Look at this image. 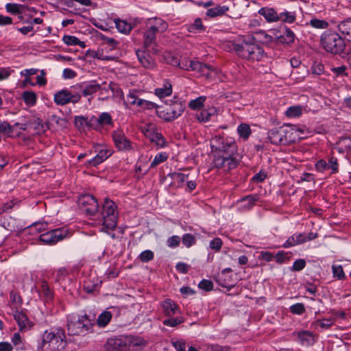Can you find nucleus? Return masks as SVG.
I'll list each match as a JSON object with an SVG mask.
<instances>
[{
    "mask_svg": "<svg viewBox=\"0 0 351 351\" xmlns=\"http://www.w3.org/2000/svg\"><path fill=\"white\" fill-rule=\"evenodd\" d=\"M213 151L215 152L214 165L224 171H228L237 165L234 157L237 146L233 138L227 136L217 135L210 141Z\"/></svg>",
    "mask_w": 351,
    "mask_h": 351,
    "instance_id": "f257e3e1",
    "label": "nucleus"
},
{
    "mask_svg": "<svg viewBox=\"0 0 351 351\" xmlns=\"http://www.w3.org/2000/svg\"><path fill=\"white\" fill-rule=\"evenodd\" d=\"M117 218L118 212L115 203L106 198L102 205L101 218L95 223L100 232L108 234L112 238H114V234H110V232L117 227Z\"/></svg>",
    "mask_w": 351,
    "mask_h": 351,
    "instance_id": "f03ea898",
    "label": "nucleus"
},
{
    "mask_svg": "<svg viewBox=\"0 0 351 351\" xmlns=\"http://www.w3.org/2000/svg\"><path fill=\"white\" fill-rule=\"evenodd\" d=\"M66 344L64 330L60 327H53L43 333L39 348L42 350L61 351Z\"/></svg>",
    "mask_w": 351,
    "mask_h": 351,
    "instance_id": "7ed1b4c3",
    "label": "nucleus"
},
{
    "mask_svg": "<svg viewBox=\"0 0 351 351\" xmlns=\"http://www.w3.org/2000/svg\"><path fill=\"white\" fill-rule=\"evenodd\" d=\"M238 53L244 58L258 60L263 57V50L252 38H243L241 44L235 47Z\"/></svg>",
    "mask_w": 351,
    "mask_h": 351,
    "instance_id": "20e7f679",
    "label": "nucleus"
},
{
    "mask_svg": "<svg viewBox=\"0 0 351 351\" xmlns=\"http://www.w3.org/2000/svg\"><path fill=\"white\" fill-rule=\"evenodd\" d=\"M322 46L328 52L339 53L343 51L345 42L336 32L326 31L321 36Z\"/></svg>",
    "mask_w": 351,
    "mask_h": 351,
    "instance_id": "39448f33",
    "label": "nucleus"
},
{
    "mask_svg": "<svg viewBox=\"0 0 351 351\" xmlns=\"http://www.w3.org/2000/svg\"><path fill=\"white\" fill-rule=\"evenodd\" d=\"M72 235L71 231L67 227H61L49 230L39 235L40 241L47 245H54L60 241L69 238Z\"/></svg>",
    "mask_w": 351,
    "mask_h": 351,
    "instance_id": "423d86ee",
    "label": "nucleus"
},
{
    "mask_svg": "<svg viewBox=\"0 0 351 351\" xmlns=\"http://www.w3.org/2000/svg\"><path fill=\"white\" fill-rule=\"evenodd\" d=\"M93 323L87 315L78 316L69 320L67 324L69 332L74 335H79L87 332L91 328Z\"/></svg>",
    "mask_w": 351,
    "mask_h": 351,
    "instance_id": "0eeeda50",
    "label": "nucleus"
},
{
    "mask_svg": "<svg viewBox=\"0 0 351 351\" xmlns=\"http://www.w3.org/2000/svg\"><path fill=\"white\" fill-rule=\"evenodd\" d=\"M189 66L191 71H195L198 76L205 77L207 79H214L217 75L215 69L198 60L191 61Z\"/></svg>",
    "mask_w": 351,
    "mask_h": 351,
    "instance_id": "6e6552de",
    "label": "nucleus"
},
{
    "mask_svg": "<svg viewBox=\"0 0 351 351\" xmlns=\"http://www.w3.org/2000/svg\"><path fill=\"white\" fill-rule=\"evenodd\" d=\"M77 202L80 209L88 215H93L98 210L97 200L93 195L89 194L80 197Z\"/></svg>",
    "mask_w": 351,
    "mask_h": 351,
    "instance_id": "1a4fd4ad",
    "label": "nucleus"
},
{
    "mask_svg": "<svg viewBox=\"0 0 351 351\" xmlns=\"http://www.w3.org/2000/svg\"><path fill=\"white\" fill-rule=\"evenodd\" d=\"M81 99L80 94H73L71 91L63 89L54 94L53 101L59 106H64L69 102L77 103Z\"/></svg>",
    "mask_w": 351,
    "mask_h": 351,
    "instance_id": "9d476101",
    "label": "nucleus"
},
{
    "mask_svg": "<svg viewBox=\"0 0 351 351\" xmlns=\"http://www.w3.org/2000/svg\"><path fill=\"white\" fill-rule=\"evenodd\" d=\"M339 162L337 158L330 157L328 161L320 159L315 165L317 171L323 173L325 171L330 170V173L335 174L339 171Z\"/></svg>",
    "mask_w": 351,
    "mask_h": 351,
    "instance_id": "9b49d317",
    "label": "nucleus"
},
{
    "mask_svg": "<svg viewBox=\"0 0 351 351\" xmlns=\"http://www.w3.org/2000/svg\"><path fill=\"white\" fill-rule=\"evenodd\" d=\"M128 336H119L110 338L107 341V348L113 351H124L128 348Z\"/></svg>",
    "mask_w": 351,
    "mask_h": 351,
    "instance_id": "f8f14e48",
    "label": "nucleus"
},
{
    "mask_svg": "<svg viewBox=\"0 0 351 351\" xmlns=\"http://www.w3.org/2000/svg\"><path fill=\"white\" fill-rule=\"evenodd\" d=\"M112 139L116 147L121 151H127L131 149L130 141L125 136L121 130H117L112 134Z\"/></svg>",
    "mask_w": 351,
    "mask_h": 351,
    "instance_id": "ddd939ff",
    "label": "nucleus"
},
{
    "mask_svg": "<svg viewBox=\"0 0 351 351\" xmlns=\"http://www.w3.org/2000/svg\"><path fill=\"white\" fill-rule=\"evenodd\" d=\"M95 149L97 154L94 158L88 161V163L93 166H97V165L103 162L112 154V149H108L106 147L103 145H97L95 146Z\"/></svg>",
    "mask_w": 351,
    "mask_h": 351,
    "instance_id": "4468645a",
    "label": "nucleus"
},
{
    "mask_svg": "<svg viewBox=\"0 0 351 351\" xmlns=\"http://www.w3.org/2000/svg\"><path fill=\"white\" fill-rule=\"evenodd\" d=\"M127 101L130 104L141 108L149 109L152 108L154 106V104L153 102L139 98L138 92L136 90H130L129 92L127 95Z\"/></svg>",
    "mask_w": 351,
    "mask_h": 351,
    "instance_id": "2eb2a0df",
    "label": "nucleus"
},
{
    "mask_svg": "<svg viewBox=\"0 0 351 351\" xmlns=\"http://www.w3.org/2000/svg\"><path fill=\"white\" fill-rule=\"evenodd\" d=\"M81 90L84 96L92 95L97 91H100L101 93L108 92V88L102 87L95 80H91L88 82L83 83L81 86Z\"/></svg>",
    "mask_w": 351,
    "mask_h": 351,
    "instance_id": "dca6fc26",
    "label": "nucleus"
},
{
    "mask_svg": "<svg viewBox=\"0 0 351 351\" xmlns=\"http://www.w3.org/2000/svg\"><path fill=\"white\" fill-rule=\"evenodd\" d=\"M140 23L141 21L138 19H135L130 22L123 19L114 20L117 30L124 34H128L131 30Z\"/></svg>",
    "mask_w": 351,
    "mask_h": 351,
    "instance_id": "f3484780",
    "label": "nucleus"
},
{
    "mask_svg": "<svg viewBox=\"0 0 351 351\" xmlns=\"http://www.w3.org/2000/svg\"><path fill=\"white\" fill-rule=\"evenodd\" d=\"M156 33L149 28H147L143 32V47L149 52H156Z\"/></svg>",
    "mask_w": 351,
    "mask_h": 351,
    "instance_id": "a211bd4d",
    "label": "nucleus"
},
{
    "mask_svg": "<svg viewBox=\"0 0 351 351\" xmlns=\"http://www.w3.org/2000/svg\"><path fill=\"white\" fill-rule=\"evenodd\" d=\"M268 138L272 144L286 143L284 126L270 130L268 132Z\"/></svg>",
    "mask_w": 351,
    "mask_h": 351,
    "instance_id": "6ab92c4d",
    "label": "nucleus"
},
{
    "mask_svg": "<svg viewBox=\"0 0 351 351\" xmlns=\"http://www.w3.org/2000/svg\"><path fill=\"white\" fill-rule=\"evenodd\" d=\"M13 317L21 331H27L32 327V322L23 312L16 310L13 312Z\"/></svg>",
    "mask_w": 351,
    "mask_h": 351,
    "instance_id": "aec40b11",
    "label": "nucleus"
},
{
    "mask_svg": "<svg viewBox=\"0 0 351 351\" xmlns=\"http://www.w3.org/2000/svg\"><path fill=\"white\" fill-rule=\"evenodd\" d=\"M146 27L153 30L155 33L163 32L168 28V24L160 18H151L146 22Z\"/></svg>",
    "mask_w": 351,
    "mask_h": 351,
    "instance_id": "412c9836",
    "label": "nucleus"
},
{
    "mask_svg": "<svg viewBox=\"0 0 351 351\" xmlns=\"http://www.w3.org/2000/svg\"><path fill=\"white\" fill-rule=\"evenodd\" d=\"M293 335L296 337L298 342L303 346H309L313 345L315 341V335L312 332L308 330L294 332Z\"/></svg>",
    "mask_w": 351,
    "mask_h": 351,
    "instance_id": "4be33fe9",
    "label": "nucleus"
},
{
    "mask_svg": "<svg viewBox=\"0 0 351 351\" xmlns=\"http://www.w3.org/2000/svg\"><path fill=\"white\" fill-rule=\"evenodd\" d=\"M218 113L219 109L217 108L210 106L197 112L195 114V118L199 122L206 123L209 121L213 117L217 115Z\"/></svg>",
    "mask_w": 351,
    "mask_h": 351,
    "instance_id": "5701e85b",
    "label": "nucleus"
},
{
    "mask_svg": "<svg viewBox=\"0 0 351 351\" xmlns=\"http://www.w3.org/2000/svg\"><path fill=\"white\" fill-rule=\"evenodd\" d=\"M38 69L31 68L23 69L20 71V75L24 77V80L21 82V86L22 88H26L29 86H34L36 83L33 82L32 76L36 75L38 72Z\"/></svg>",
    "mask_w": 351,
    "mask_h": 351,
    "instance_id": "b1692460",
    "label": "nucleus"
},
{
    "mask_svg": "<svg viewBox=\"0 0 351 351\" xmlns=\"http://www.w3.org/2000/svg\"><path fill=\"white\" fill-rule=\"evenodd\" d=\"M15 128H19L20 130H25V125L24 124L16 123L14 125H10L8 122H0V134L4 138L10 136Z\"/></svg>",
    "mask_w": 351,
    "mask_h": 351,
    "instance_id": "393cba45",
    "label": "nucleus"
},
{
    "mask_svg": "<svg viewBox=\"0 0 351 351\" xmlns=\"http://www.w3.org/2000/svg\"><path fill=\"white\" fill-rule=\"evenodd\" d=\"M258 12L260 15L263 16L268 23L279 21V14H278L273 8L264 7L261 8Z\"/></svg>",
    "mask_w": 351,
    "mask_h": 351,
    "instance_id": "a878e982",
    "label": "nucleus"
},
{
    "mask_svg": "<svg viewBox=\"0 0 351 351\" xmlns=\"http://www.w3.org/2000/svg\"><path fill=\"white\" fill-rule=\"evenodd\" d=\"M86 56L88 58L104 61H110L115 59L114 56L106 55L103 49H98L97 50L88 49L86 51Z\"/></svg>",
    "mask_w": 351,
    "mask_h": 351,
    "instance_id": "bb28decb",
    "label": "nucleus"
},
{
    "mask_svg": "<svg viewBox=\"0 0 351 351\" xmlns=\"http://www.w3.org/2000/svg\"><path fill=\"white\" fill-rule=\"evenodd\" d=\"M172 84L169 80H164L161 86L154 90L155 95L160 99L170 96L172 94Z\"/></svg>",
    "mask_w": 351,
    "mask_h": 351,
    "instance_id": "cd10ccee",
    "label": "nucleus"
},
{
    "mask_svg": "<svg viewBox=\"0 0 351 351\" xmlns=\"http://www.w3.org/2000/svg\"><path fill=\"white\" fill-rule=\"evenodd\" d=\"M155 52H149V51L137 50L136 56L139 62L145 68H152L154 66V60L151 57L150 53H154Z\"/></svg>",
    "mask_w": 351,
    "mask_h": 351,
    "instance_id": "c85d7f7f",
    "label": "nucleus"
},
{
    "mask_svg": "<svg viewBox=\"0 0 351 351\" xmlns=\"http://www.w3.org/2000/svg\"><path fill=\"white\" fill-rule=\"evenodd\" d=\"M304 243H305L304 233H295L289 237L282 246L288 248Z\"/></svg>",
    "mask_w": 351,
    "mask_h": 351,
    "instance_id": "c756f323",
    "label": "nucleus"
},
{
    "mask_svg": "<svg viewBox=\"0 0 351 351\" xmlns=\"http://www.w3.org/2000/svg\"><path fill=\"white\" fill-rule=\"evenodd\" d=\"M164 313L167 316H171L178 312V307L171 300L167 299L161 304Z\"/></svg>",
    "mask_w": 351,
    "mask_h": 351,
    "instance_id": "7c9ffc66",
    "label": "nucleus"
},
{
    "mask_svg": "<svg viewBox=\"0 0 351 351\" xmlns=\"http://www.w3.org/2000/svg\"><path fill=\"white\" fill-rule=\"evenodd\" d=\"M285 135L286 138V143H295L299 141V137L297 136L295 125H285Z\"/></svg>",
    "mask_w": 351,
    "mask_h": 351,
    "instance_id": "2f4dec72",
    "label": "nucleus"
},
{
    "mask_svg": "<svg viewBox=\"0 0 351 351\" xmlns=\"http://www.w3.org/2000/svg\"><path fill=\"white\" fill-rule=\"evenodd\" d=\"M252 38L255 42H260L264 44H268L273 41L272 36L268 34L263 30L257 31L253 33Z\"/></svg>",
    "mask_w": 351,
    "mask_h": 351,
    "instance_id": "473e14b6",
    "label": "nucleus"
},
{
    "mask_svg": "<svg viewBox=\"0 0 351 351\" xmlns=\"http://www.w3.org/2000/svg\"><path fill=\"white\" fill-rule=\"evenodd\" d=\"M295 35L294 32L287 27H285L283 35L277 36L278 42L287 45L292 44L295 41Z\"/></svg>",
    "mask_w": 351,
    "mask_h": 351,
    "instance_id": "72a5a7b5",
    "label": "nucleus"
},
{
    "mask_svg": "<svg viewBox=\"0 0 351 351\" xmlns=\"http://www.w3.org/2000/svg\"><path fill=\"white\" fill-rule=\"evenodd\" d=\"M173 183L178 186H182L189 179V174L183 172H173L169 174Z\"/></svg>",
    "mask_w": 351,
    "mask_h": 351,
    "instance_id": "f704fd0d",
    "label": "nucleus"
},
{
    "mask_svg": "<svg viewBox=\"0 0 351 351\" xmlns=\"http://www.w3.org/2000/svg\"><path fill=\"white\" fill-rule=\"evenodd\" d=\"M339 31L351 41V18L341 21L338 25Z\"/></svg>",
    "mask_w": 351,
    "mask_h": 351,
    "instance_id": "c9c22d12",
    "label": "nucleus"
},
{
    "mask_svg": "<svg viewBox=\"0 0 351 351\" xmlns=\"http://www.w3.org/2000/svg\"><path fill=\"white\" fill-rule=\"evenodd\" d=\"M21 97L25 105L29 107L34 106L37 102L38 96L36 93L32 90L24 91Z\"/></svg>",
    "mask_w": 351,
    "mask_h": 351,
    "instance_id": "e433bc0d",
    "label": "nucleus"
},
{
    "mask_svg": "<svg viewBox=\"0 0 351 351\" xmlns=\"http://www.w3.org/2000/svg\"><path fill=\"white\" fill-rule=\"evenodd\" d=\"M304 111H306L304 106L300 105L292 106L287 109L285 114L289 118H298L300 117Z\"/></svg>",
    "mask_w": 351,
    "mask_h": 351,
    "instance_id": "4c0bfd02",
    "label": "nucleus"
},
{
    "mask_svg": "<svg viewBox=\"0 0 351 351\" xmlns=\"http://www.w3.org/2000/svg\"><path fill=\"white\" fill-rule=\"evenodd\" d=\"M168 108L170 110L171 114L172 115V118L174 119L179 117L184 110V106L182 102L175 101L172 105L169 106Z\"/></svg>",
    "mask_w": 351,
    "mask_h": 351,
    "instance_id": "58836bf2",
    "label": "nucleus"
},
{
    "mask_svg": "<svg viewBox=\"0 0 351 351\" xmlns=\"http://www.w3.org/2000/svg\"><path fill=\"white\" fill-rule=\"evenodd\" d=\"M229 10L226 5H217L215 8H209L206 11V15L210 17H216L224 14Z\"/></svg>",
    "mask_w": 351,
    "mask_h": 351,
    "instance_id": "ea45409f",
    "label": "nucleus"
},
{
    "mask_svg": "<svg viewBox=\"0 0 351 351\" xmlns=\"http://www.w3.org/2000/svg\"><path fill=\"white\" fill-rule=\"evenodd\" d=\"M237 130L239 138H242L243 141L248 139L252 134V130L250 125L244 123L239 124Z\"/></svg>",
    "mask_w": 351,
    "mask_h": 351,
    "instance_id": "a19ab883",
    "label": "nucleus"
},
{
    "mask_svg": "<svg viewBox=\"0 0 351 351\" xmlns=\"http://www.w3.org/2000/svg\"><path fill=\"white\" fill-rule=\"evenodd\" d=\"M334 321V319L332 318L317 319L313 323V325L315 328H320L321 329L326 330L333 325Z\"/></svg>",
    "mask_w": 351,
    "mask_h": 351,
    "instance_id": "79ce46f5",
    "label": "nucleus"
},
{
    "mask_svg": "<svg viewBox=\"0 0 351 351\" xmlns=\"http://www.w3.org/2000/svg\"><path fill=\"white\" fill-rule=\"evenodd\" d=\"M153 143H154L158 149L165 147L167 145V142L166 141L164 136L158 132L154 133L149 138Z\"/></svg>",
    "mask_w": 351,
    "mask_h": 351,
    "instance_id": "37998d69",
    "label": "nucleus"
},
{
    "mask_svg": "<svg viewBox=\"0 0 351 351\" xmlns=\"http://www.w3.org/2000/svg\"><path fill=\"white\" fill-rule=\"evenodd\" d=\"M279 21L286 23H293L296 19L295 12L285 11L279 14Z\"/></svg>",
    "mask_w": 351,
    "mask_h": 351,
    "instance_id": "c03bdc74",
    "label": "nucleus"
},
{
    "mask_svg": "<svg viewBox=\"0 0 351 351\" xmlns=\"http://www.w3.org/2000/svg\"><path fill=\"white\" fill-rule=\"evenodd\" d=\"M309 25L313 28L324 29H327L329 26V23L328 21L322 19H319L317 18H313L310 20L308 23H306V25Z\"/></svg>",
    "mask_w": 351,
    "mask_h": 351,
    "instance_id": "a18cd8bd",
    "label": "nucleus"
},
{
    "mask_svg": "<svg viewBox=\"0 0 351 351\" xmlns=\"http://www.w3.org/2000/svg\"><path fill=\"white\" fill-rule=\"evenodd\" d=\"M112 319V314L110 311L102 312L97 319V324L99 327H105Z\"/></svg>",
    "mask_w": 351,
    "mask_h": 351,
    "instance_id": "49530a36",
    "label": "nucleus"
},
{
    "mask_svg": "<svg viewBox=\"0 0 351 351\" xmlns=\"http://www.w3.org/2000/svg\"><path fill=\"white\" fill-rule=\"evenodd\" d=\"M206 97L200 96L194 99H192L189 103V107L193 110L201 109L205 103Z\"/></svg>",
    "mask_w": 351,
    "mask_h": 351,
    "instance_id": "de8ad7c7",
    "label": "nucleus"
},
{
    "mask_svg": "<svg viewBox=\"0 0 351 351\" xmlns=\"http://www.w3.org/2000/svg\"><path fill=\"white\" fill-rule=\"evenodd\" d=\"M62 40L67 45H71V46L79 45L83 48L85 47V46H86L84 42L81 41L80 39H78L77 37H75L74 36H70V35L64 36L62 38Z\"/></svg>",
    "mask_w": 351,
    "mask_h": 351,
    "instance_id": "09e8293b",
    "label": "nucleus"
},
{
    "mask_svg": "<svg viewBox=\"0 0 351 351\" xmlns=\"http://www.w3.org/2000/svg\"><path fill=\"white\" fill-rule=\"evenodd\" d=\"M47 223L45 222H36L29 227L27 231L29 234L40 233L47 230Z\"/></svg>",
    "mask_w": 351,
    "mask_h": 351,
    "instance_id": "8fccbe9b",
    "label": "nucleus"
},
{
    "mask_svg": "<svg viewBox=\"0 0 351 351\" xmlns=\"http://www.w3.org/2000/svg\"><path fill=\"white\" fill-rule=\"evenodd\" d=\"M204 29L202 20L199 18L196 19L193 23L188 25L187 29L191 33H197Z\"/></svg>",
    "mask_w": 351,
    "mask_h": 351,
    "instance_id": "3c124183",
    "label": "nucleus"
},
{
    "mask_svg": "<svg viewBox=\"0 0 351 351\" xmlns=\"http://www.w3.org/2000/svg\"><path fill=\"white\" fill-rule=\"evenodd\" d=\"M169 157V154L166 152H160V153H158L157 154L153 161L152 162L151 165H150V167H156L157 165H158L159 164L166 161L167 160Z\"/></svg>",
    "mask_w": 351,
    "mask_h": 351,
    "instance_id": "603ef678",
    "label": "nucleus"
},
{
    "mask_svg": "<svg viewBox=\"0 0 351 351\" xmlns=\"http://www.w3.org/2000/svg\"><path fill=\"white\" fill-rule=\"evenodd\" d=\"M141 130L143 133L149 138L154 133H156V125L153 123H146L142 128Z\"/></svg>",
    "mask_w": 351,
    "mask_h": 351,
    "instance_id": "864d4df0",
    "label": "nucleus"
},
{
    "mask_svg": "<svg viewBox=\"0 0 351 351\" xmlns=\"http://www.w3.org/2000/svg\"><path fill=\"white\" fill-rule=\"evenodd\" d=\"M182 242L186 247L189 248L195 243L196 239L193 234L186 233L182 236Z\"/></svg>",
    "mask_w": 351,
    "mask_h": 351,
    "instance_id": "5fc2aeb1",
    "label": "nucleus"
},
{
    "mask_svg": "<svg viewBox=\"0 0 351 351\" xmlns=\"http://www.w3.org/2000/svg\"><path fill=\"white\" fill-rule=\"evenodd\" d=\"M128 348L131 346H141L145 344V341L141 337L134 336H128Z\"/></svg>",
    "mask_w": 351,
    "mask_h": 351,
    "instance_id": "6e6d98bb",
    "label": "nucleus"
},
{
    "mask_svg": "<svg viewBox=\"0 0 351 351\" xmlns=\"http://www.w3.org/2000/svg\"><path fill=\"white\" fill-rule=\"evenodd\" d=\"M332 271L334 277L337 278L339 280L345 278L346 276L341 265H333L332 266Z\"/></svg>",
    "mask_w": 351,
    "mask_h": 351,
    "instance_id": "4d7b16f0",
    "label": "nucleus"
},
{
    "mask_svg": "<svg viewBox=\"0 0 351 351\" xmlns=\"http://www.w3.org/2000/svg\"><path fill=\"white\" fill-rule=\"evenodd\" d=\"M297 136L299 137V141L307 137L309 132L306 127L295 125Z\"/></svg>",
    "mask_w": 351,
    "mask_h": 351,
    "instance_id": "13d9d810",
    "label": "nucleus"
},
{
    "mask_svg": "<svg viewBox=\"0 0 351 351\" xmlns=\"http://www.w3.org/2000/svg\"><path fill=\"white\" fill-rule=\"evenodd\" d=\"M290 311L296 315H302L305 311L304 305L302 303L295 304L290 307Z\"/></svg>",
    "mask_w": 351,
    "mask_h": 351,
    "instance_id": "bf43d9fd",
    "label": "nucleus"
},
{
    "mask_svg": "<svg viewBox=\"0 0 351 351\" xmlns=\"http://www.w3.org/2000/svg\"><path fill=\"white\" fill-rule=\"evenodd\" d=\"M158 113L159 117L165 121H170L174 119L171 117L172 115L168 106L165 108L163 110L158 111Z\"/></svg>",
    "mask_w": 351,
    "mask_h": 351,
    "instance_id": "052dcab7",
    "label": "nucleus"
},
{
    "mask_svg": "<svg viewBox=\"0 0 351 351\" xmlns=\"http://www.w3.org/2000/svg\"><path fill=\"white\" fill-rule=\"evenodd\" d=\"M180 243V237L177 235L170 237L167 240V245L171 248H175L179 245Z\"/></svg>",
    "mask_w": 351,
    "mask_h": 351,
    "instance_id": "680f3d73",
    "label": "nucleus"
},
{
    "mask_svg": "<svg viewBox=\"0 0 351 351\" xmlns=\"http://www.w3.org/2000/svg\"><path fill=\"white\" fill-rule=\"evenodd\" d=\"M154 258V253L151 250H145L142 252L139 255V258L142 262L146 263Z\"/></svg>",
    "mask_w": 351,
    "mask_h": 351,
    "instance_id": "e2e57ef3",
    "label": "nucleus"
},
{
    "mask_svg": "<svg viewBox=\"0 0 351 351\" xmlns=\"http://www.w3.org/2000/svg\"><path fill=\"white\" fill-rule=\"evenodd\" d=\"M191 60L183 59L180 62H178L177 60H175L174 62L171 64L178 66L180 69H184L186 71H191V67L189 66Z\"/></svg>",
    "mask_w": 351,
    "mask_h": 351,
    "instance_id": "0e129e2a",
    "label": "nucleus"
},
{
    "mask_svg": "<svg viewBox=\"0 0 351 351\" xmlns=\"http://www.w3.org/2000/svg\"><path fill=\"white\" fill-rule=\"evenodd\" d=\"M98 123L101 125H108L111 123V116L107 112L101 113L97 120Z\"/></svg>",
    "mask_w": 351,
    "mask_h": 351,
    "instance_id": "69168bd1",
    "label": "nucleus"
},
{
    "mask_svg": "<svg viewBox=\"0 0 351 351\" xmlns=\"http://www.w3.org/2000/svg\"><path fill=\"white\" fill-rule=\"evenodd\" d=\"M21 6L16 3H7L5 5V9L7 12L13 14H17L21 12L20 10Z\"/></svg>",
    "mask_w": 351,
    "mask_h": 351,
    "instance_id": "338daca9",
    "label": "nucleus"
},
{
    "mask_svg": "<svg viewBox=\"0 0 351 351\" xmlns=\"http://www.w3.org/2000/svg\"><path fill=\"white\" fill-rule=\"evenodd\" d=\"M223 242L220 238H215L212 241H210L209 243V246L211 249L215 250L216 251H219L221 246H222Z\"/></svg>",
    "mask_w": 351,
    "mask_h": 351,
    "instance_id": "774afa93",
    "label": "nucleus"
}]
</instances>
